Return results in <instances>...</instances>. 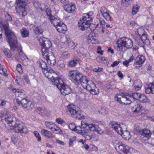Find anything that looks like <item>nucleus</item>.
Here are the masks:
<instances>
[{
	"instance_id": "nucleus-1",
	"label": "nucleus",
	"mask_w": 154,
	"mask_h": 154,
	"mask_svg": "<svg viewBox=\"0 0 154 154\" xmlns=\"http://www.w3.org/2000/svg\"><path fill=\"white\" fill-rule=\"evenodd\" d=\"M69 79L75 85L80 84L84 89L86 90H91V86L95 87V85L91 81L88 80L87 77L77 71H70L69 74Z\"/></svg>"
},
{
	"instance_id": "nucleus-2",
	"label": "nucleus",
	"mask_w": 154,
	"mask_h": 154,
	"mask_svg": "<svg viewBox=\"0 0 154 154\" xmlns=\"http://www.w3.org/2000/svg\"><path fill=\"white\" fill-rule=\"evenodd\" d=\"M39 41L41 46L42 54L44 59L47 60L49 64L54 66L56 63V59L50 48L51 45V42L43 37H40Z\"/></svg>"
},
{
	"instance_id": "nucleus-3",
	"label": "nucleus",
	"mask_w": 154,
	"mask_h": 154,
	"mask_svg": "<svg viewBox=\"0 0 154 154\" xmlns=\"http://www.w3.org/2000/svg\"><path fill=\"white\" fill-rule=\"evenodd\" d=\"M68 126L71 130L82 135L87 133L90 131H95L97 132V134H102L103 133V131L98 126L95 124H88L84 121H82L81 127H77L73 123L69 124Z\"/></svg>"
},
{
	"instance_id": "nucleus-4",
	"label": "nucleus",
	"mask_w": 154,
	"mask_h": 154,
	"mask_svg": "<svg viewBox=\"0 0 154 154\" xmlns=\"http://www.w3.org/2000/svg\"><path fill=\"white\" fill-rule=\"evenodd\" d=\"M5 121L7 124L11 127V129H14L17 133H20L22 134H27L28 132L27 128L23 123L21 122L13 121L11 117H8L5 119Z\"/></svg>"
},
{
	"instance_id": "nucleus-5",
	"label": "nucleus",
	"mask_w": 154,
	"mask_h": 154,
	"mask_svg": "<svg viewBox=\"0 0 154 154\" xmlns=\"http://www.w3.org/2000/svg\"><path fill=\"white\" fill-rule=\"evenodd\" d=\"M117 46L115 47L116 50L120 52H125L128 49L132 48L133 43L130 38L123 37L119 38L116 42Z\"/></svg>"
},
{
	"instance_id": "nucleus-6",
	"label": "nucleus",
	"mask_w": 154,
	"mask_h": 154,
	"mask_svg": "<svg viewBox=\"0 0 154 154\" xmlns=\"http://www.w3.org/2000/svg\"><path fill=\"white\" fill-rule=\"evenodd\" d=\"M4 28L8 42L10 45L11 50L14 52L16 49L18 50L17 40L14 33L9 29L8 27L6 25L4 26Z\"/></svg>"
},
{
	"instance_id": "nucleus-7",
	"label": "nucleus",
	"mask_w": 154,
	"mask_h": 154,
	"mask_svg": "<svg viewBox=\"0 0 154 154\" xmlns=\"http://www.w3.org/2000/svg\"><path fill=\"white\" fill-rule=\"evenodd\" d=\"M93 15L92 11L83 14L82 17L78 22V27L80 30H85L89 27L91 22Z\"/></svg>"
},
{
	"instance_id": "nucleus-8",
	"label": "nucleus",
	"mask_w": 154,
	"mask_h": 154,
	"mask_svg": "<svg viewBox=\"0 0 154 154\" xmlns=\"http://www.w3.org/2000/svg\"><path fill=\"white\" fill-rule=\"evenodd\" d=\"M16 2L17 4L16 7L17 12L20 16L24 17L27 14L26 10L27 3L25 1L22 0H16Z\"/></svg>"
},
{
	"instance_id": "nucleus-9",
	"label": "nucleus",
	"mask_w": 154,
	"mask_h": 154,
	"mask_svg": "<svg viewBox=\"0 0 154 154\" xmlns=\"http://www.w3.org/2000/svg\"><path fill=\"white\" fill-rule=\"evenodd\" d=\"M57 88L60 91L62 94L66 95L69 94L71 91L70 88L64 84L63 80L61 78L59 79L57 83L55 84Z\"/></svg>"
},
{
	"instance_id": "nucleus-10",
	"label": "nucleus",
	"mask_w": 154,
	"mask_h": 154,
	"mask_svg": "<svg viewBox=\"0 0 154 154\" xmlns=\"http://www.w3.org/2000/svg\"><path fill=\"white\" fill-rule=\"evenodd\" d=\"M19 97V99H17V102L19 105H21L24 108H27L31 106L32 104L31 101H28L26 98V96L23 92H20Z\"/></svg>"
},
{
	"instance_id": "nucleus-11",
	"label": "nucleus",
	"mask_w": 154,
	"mask_h": 154,
	"mask_svg": "<svg viewBox=\"0 0 154 154\" xmlns=\"http://www.w3.org/2000/svg\"><path fill=\"white\" fill-rule=\"evenodd\" d=\"M121 97L115 96V99L120 103L129 104L131 102V97L129 94H122L120 95Z\"/></svg>"
},
{
	"instance_id": "nucleus-12",
	"label": "nucleus",
	"mask_w": 154,
	"mask_h": 154,
	"mask_svg": "<svg viewBox=\"0 0 154 154\" xmlns=\"http://www.w3.org/2000/svg\"><path fill=\"white\" fill-rule=\"evenodd\" d=\"M43 72L45 76L50 79L52 82L54 83V85L57 83L59 79H61L59 77H57L55 78L54 76L52 75V73L54 74V71L50 67L49 69H48L46 70L43 71Z\"/></svg>"
},
{
	"instance_id": "nucleus-13",
	"label": "nucleus",
	"mask_w": 154,
	"mask_h": 154,
	"mask_svg": "<svg viewBox=\"0 0 154 154\" xmlns=\"http://www.w3.org/2000/svg\"><path fill=\"white\" fill-rule=\"evenodd\" d=\"M67 109L71 116L75 119H80L79 112L76 110L77 107L73 104H69L67 106Z\"/></svg>"
},
{
	"instance_id": "nucleus-14",
	"label": "nucleus",
	"mask_w": 154,
	"mask_h": 154,
	"mask_svg": "<svg viewBox=\"0 0 154 154\" xmlns=\"http://www.w3.org/2000/svg\"><path fill=\"white\" fill-rule=\"evenodd\" d=\"M124 140H128L130 143H139L140 141L137 135H121Z\"/></svg>"
},
{
	"instance_id": "nucleus-15",
	"label": "nucleus",
	"mask_w": 154,
	"mask_h": 154,
	"mask_svg": "<svg viewBox=\"0 0 154 154\" xmlns=\"http://www.w3.org/2000/svg\"><path fill=\"white\" fill-rule=\"evenodd\" d=\"M109 125L111 127L113 128L118 134L122 135L123 134L122 127L120 124H118L115 122H112Z\"/></svg>"
},
{
	"instance_id": "nucleus-16",
	"label": "nucleus",
	"mask_w": 154,
	"mask_h": 154,
	"mask_svg": "<svg viewBox=\"0 0 154 154\" xmlns=\"http://www.w3.org/2000/svg\"><path fill=\"white\" fill-rule=\"evenodd\" d=\"M63 8L64 10L68 13L73 12L75 9V5L72 3L65 5Z\"/></svg>"
},
{
	"instance_id": "nucleus-17",
	"label": "nucleus",
	"mask_w": 154,
	"mask_h": 154,
	"mask_svg": "<svg viewBox=\"0 0 154 154\" xmlns=\"http://www.w3.org/2000/svg\"><path fill=\"white\" fill-rule=\"evenodd\" d=\"M18 50L17 49V51H18V57L20 58L21 60L23 61L24 60L28 61V59L27 58L26 56L23 53V51L22 50V47H20L19 48V49L17 48Z\"/></svg>"
},
{
	"instance_id": "nucleus-18",
	"label": "nucleus",
	"mask_w": 154,
	"mask_h": 154,
	"mask_svg": "<svg viewBox=\"0 0 154 154\" xmlns=\"http://www.w3.org/2000/svg\"><path fill=\"white\" fill-rule=\"evenodd\" d=\"M55 28L60 33H64L67 30L66 26L65 24L61 23L56 26Z\"/></svg>"
},
{
	"instance_id": "nucleus-19",
	"label": "nucleus",
	"mask_w": 154,
	"mask_h": 154,
	"mask_svg": "<svg viewBox=\"0 0 154 154\" xmlns=\"http://www.w3.org/2000/svg\"><path fill=\"white\" fill-rule=\"evenodd\" d=\"M126 145L124 144L122 142L120 141H117V143L115 146V148L116 151L119 153L120 152H121V150L124 147H125Z\"/></svg>"
},
{
	"instance_id": "nucleus-20",
	"label": "nucleus",
	"mask_w": 154,
	"mask_h": 154,
	"mask_svg": "<svg viewBox=\"0 0 154 154\" xmlns=\"http://www.w3.org/2000/svg\"><path fill=\"white\" fill-rule=\"evenodd\" d=\"M49 19L51 23L53 24L55 28L56 26H57L61 23V22L59 19L55 18L54 16H52Z\"/></svg>"
},
{
	"instance_id": "nucleus-21",
	"label": "nucleus",
	"mask_w": 154,
	"mask_h": 154,
	"mask_svg": "<svg viewBox=\"0 0 154 154\" xmlns=\"http://www.w3.org/2000/svg\"><path fill=\"white\" fill-rule=\"evenodd\" d=\"M137 31L138 34L140 36L141 41L143 42L146 39H147V36L144 33V31L143 29L140 28Z\"/></svg>"
},
{
	"instance_id": "nucleus-22",
	"label": "nucleus",
	"mask_w": 154,
	"mask_h": 154,
	"mask_svg": "<svg viewBox=\"0 0 154 154\" xmlns=\"http://www.w3.org/2000/svg\"><path fill=\"white\" fill-rule=\"evenodd\" d=\"M38 63L39 66L41 67L42 69V71H45L49 69L46 63L43 60H39L38 62Z\"/></svg>"
},
{
	"instance_id": "nucleus-23",
	"label": "nucleus",
	"mask_w": 154,
	"mask_h": 154,
	"mask_svg": "<svg viewBox=\"0 0 154 154\" xmlns=\"http://www.w3.org/2000/svg\"><path fill=\"white\" fill-rule=\"evenodd\" d=\"M132 148H130L128 146L126 145L125 147H124L119 153L120 154H134L131 153L130 151Z\"/></svg>"
},
{
	"instance_id": "nucleus-24",
	"label": "nucleus",
	"mask_w": 154,
	"mask_h": 154,
	"mask_svg": "<svg viewBox=\"0 0 154 154\" xmlns=\"http://www.w3.org/2000/svg\"><path fill=\"white\" fill-rule=\"evenodd\" d=\"M145 58L143 56H140L136 58V62L134 65L135 66L136 64H142L145 61Z\"/></svg>"
},
{
	"instance_id": "nucleus-25",
	"label": "nucleus",
	"mask_w": 154,
	"mask_h": 154,
	"mask_svg": "<svg viewBox=\"0 0 154 154\" xmlns=\"http://www.w3.org/2000/svg\"><path fill=\"white\" fill-rule=\"evenodd\" d=\"M51 130L53 131L55 134H62L63 133L61 129L57 125L54 124Z\"/></svg>"
},
{
	"instance_id": "nucleus-26",
	"label": "nucleus",
	"mask_w": 154,
	"mask_h": 154,
	"mask_svg": "<svg viewBox=\"0 0 154 154\" xmlns=\"http://www.w3.org/2000/svg\"><path fill=\"white\" fill-rule=\"evenodd\" d=\"M88 42L92 44H95L98 43V40L95 37L93 36L92 34H90L88 37Z\"/></svg>"
},
{
	"instance_id": "nucleus-27",
	"label": "nucleus",
	"mask_w": 154,
	"mask_h": 154,
	"mask_svg": "<svg viewBox=\"0 0 154 154\" xmlns=\"http://www.w3.org/2000/svg\"><path fill=\"white\" fill-rule=\"evenodd\" d=\"M140 94V93L137 92L132 93L130 94H129L130 95V97H131V102L135 99L138 100Z\"/></svg>"
},
{
	"instance_id": "nucleus-28",
	"label": "nucleus",
	"mask_w": 154,
	"mask_h": 154,
	"mask_svg": "<svg viewBox=\"0 0 154 154\" xmlns=\"http://www.w3.org/2000/svg\"><path fill=\"white\" fill-rule=\"evenodd\" d=\"M135 110L134 111V112H143L142 111L144 109V108L141 105L137 104L135 105L134 108Z\"/></svg>"
},
{
	"instance_id": "nucleus-29",
	"label": "nucleus",
	"mask_w": 154,
	"mask_h": 154,
	"mask_svg": "<svg viewBox=\"0 0 154 154\" xmlns=\"http://www.w3.org/2000/svg\"><path fill=\"white\" fill-rule=\"evenodd\" d=\"M34 31L35 34H42L43 32V30L40 27L36 26H34Z\"/></svg>"
},
{
	"instance_id": "nucleus-30",
	"label": "nucleus",
	"mask_w": 154,
	"mask_h": 154,
	"mask_svg": "<svg viewBox=\"0 0 154 154\" xmlns=\"http://www.w3.org/2000/svg\"><path fill=\"white\" fill-rule=\"evenodd\" d=\"M21 34L23 37H26L29 35V32L26 28H23L21 31Z\"/></svg>"
},
{
	"instance_id": "nucleus-31",
	"label": "nucleus",
	"mask_w": 154,
	"mask_h": 154,
	"mask_svg": "<svg viewBox=\"0 0 154 154\" xmlns=\"http://www.w3.org/2000/svg\"><path fill=\"white\" fill-rule=\"evenodd\" d=\"M66 42L68 44V47L71 49H74L76 46L75 44L73 42L70 41L69 42V40L66 41Z\"/></svg>"
},
{
	"instance_id": "nucleus-32",
	"label": "nucleus",
	"mask_w": 154,
	"mask_h": 154,
	"mask_svg": "<svg viewBox=\"0 0 154 154\" xmlns=\"http://www.w3.org/2000/svg\"><path fill=\"white\" fill-rule=\"evenodd\" d=\"M140 82V81H136L134 82V85L135 89L139 90L141 88V85Z\"/></svg>"
},
{
	"instance_id": "nucleus-33",
	"label": "nucleus",
	"mask_w": 154,
	"mask_h": 154,
	"mask_svg": "<svg viewBox=\"0 0 154 154\" xmlns=\"http://www.w3.org/2000/svg\"><path fill=\"white\" fill-rule=\"evenodd\" d=\"M147 98L146 96L143 94H140L138 100L143 103H145L147 101Z\"/></svg>"
},
{
	"instance_id": "nucleus-34",
	"label": "nucleus",
	"mask_w": 154,
	"mask_h": 154,
	"mask_svg": "<svg viewBox=\"0 0 154 154\" xmlns=\"http://www.w3.org/2000/svg\"><path fill=\"white\" fill-rule=\"evenodd\" d=\"M3 51L5 54L8 58H10L11 57V52L8 49H4Z\"/></svg>"
},
{
	"instance_id": "nucleus-35",
	"label": "nucleus",
	"mask_w": 154,
	"mask_h": 154,
	"mask_svg": "<svg viewBox=\"0 0 154 154\" xmlns=\"http://www.w3.org/2000/svg\"><path fill=\"white\" fill-rule=\"evenodd\" d=\"M77 63L76 60H71L68 62V66L70 67H74L77 64Z\"/></svg>"
},
{
	"instance_id": "nucleus-36",
	"label": "nucleus",
	"mask_w": 154,
	"mask_h": 154,
	"mask_svg": "<svg viewBox=\"0 0 154 154\" xmlns=\"http://www.w3.org/2000/svg\"><path fill=\"white\" fill-rule=\"evenodd\" d=\"M141 132V135H149L151 134L150 131L147 129L142 130Z\"/></svg>"
},
{
	"instance_id": "nucleus-37",
	"label": "nucleus",
	"mask_w": 154,
	"mask_h": 154,
	"mask_svg": "<svg viewBox=\"0 0 154 154\" xmlns=\"http://www.w3.org/2000/svg\"><path fill=\"white\" fill-rule=\"evenodd\" d=\"M140 8L139 6L137 5H135L134 6L132 12V14L133 15L135 14L138 12Z\"/></svg>"
},
{
	"instance_id": "nucleus-38",
	"label": "nucleus",
	"mask_w": 154,
	"mask_h": 154,
	"mask_svg": "<svg viewBox=\"0 0 154 154\" xmlns=\"http://www.w3.org/2000/svg\"><path fill=\"white\" fill-rule=\"evenodd\" d=\"M151 135H141V140L142 141L144 142L145 141H147L149 139Z\"/></svg>"
},
{
	"instance_id": "nucleus-39",
	"label": "nucleus",
	"mask_w": 154,
	"mask_h": 154,
	"mask_svg": "<svg viewBox=\"0 0 154 154\" xmlns=\"http://www.w3.org/2000/svg\"><path fill=\"white\" fill-rule=\"evenodd\" d=\"M54 124L51 122H45V125L47 127L51 130L52 129Z\"/></svg>"
},
{
	"instance_id": "nucleus-40",
	"label": "nucleus",
	"mask_w": 154,
	"mask_h": 154,
	"mask_svg": "<svg viewBox=\"0 0 154 154\" xmlns=\"http://www.w3.org/2000/svg\"><path fill=\"white\" fill-rule=\"evenodd\" d=\"M45 12H46L47 15L48 17V18L49 19L52 16H53V15H51V11L50 9L48 8L46 9Z\"/></svg>"
},
{
	"instance_id": "nucleus-41",
	"label": "nucleus",
	"mask_w": 154,
	"mask_h": 154,
	"mask_svg": "<svg viewBox=\"0 0 154 154\" xmlns=\"http://www.w3.org/2000/svg\"><path fill=\"white\" fill-rule=\"evenodd\" d=\"M102 15L103 17L106 20H110L111 19V17L108 11L102 14Z\"/></svg>"
},
{
	"instance_id": "nucleus-42",
	"label": "nucleus",
	"mask_w": 154,
	"mask_h": 154,
	"mask_svg": "<svg viewBox=\"0 0 154 154\" xmlns=\"http://www.w3.org/2000/svg\"><path fill=\"white\" fill-rule=\"evenodd\" d=\"M41 133L42 135H50L51 134L50 131L44 129L41 130Z\"/></svg>"
},
{
	"instance_id": "nucleus-43",
	"label": "nucleus",
	"mask_w": 154,
	"mask_h": 154,
	"mask_svg": "<svg viewBox=\"0 0 154 154\" xmlns=\"http://www.w3.org/2000/svg\"><path fill=\"white\" fill-rule=\"evenodd\" d=\"M11 139L12 142L14 144L17 141L18 139V137L17 135H13L11 137Z\"/></svg>"
},
{
	"instance_id": "nucleus-44",
	"label": "nucleus",
	"mask_w": 154,
	"mask_h": 154,
	"mask_svg": "<svg viewBox=\"0 0 154 154\" xmlns=\"http://www.w3.org/2000/svg\"><path fill=\"white\" fill-rule=\"evenodd\" d=\"M92 87H94L91 86V88ZM97 89V90H95V89H93L91 88V90H93V91H91V90H87L88 91H90L91 93L92 94H93L95 95V94H98V93H99V91H98V89Z\"/></svg>"
},
{
	"instance_id": "nucleus-45",
	"label": "nucleus",
	"mask_w": 154,
	"mask_h": 154,
	"mask_svg": "<svg viewBox=\"0 0 154 154\" xmlns=\"http://www.w3.org/2000/svg\"><path fill=\"white\" fill-rule=\"evenodd\" d=\"M6 70L5 69L2 67L0 69V74H2L5 76H7L8 74L5 73Z\"/></svg>"
},
{
	"instance_id": "nucleus-46",
	"label": "nucleus",
	"mask_w": 154,
	"mask_h": 154,
	"mask_svg": "<svg viewBox=\"0 0 154 154\" xmlns=\"http://www.w3.org/2000/svg\"><path fill=\"white\" fill-rule=\"evenodd\" d=\"M145 92L146 93L148 94H149L150 93H152V91L149 85L147 88H146Z\"/></svg>"
},
{
	"instance_id": "nucleus-47",
	"label": "nucleus",
	"mask_w": 154,
	"mask_h": 154,
	"mask_svg": "<svg viewBox=\"0 0 154 154\" xmlns=\"http://www.w3.org/2000/svg\"><path fill=\"white\" fill-rule=\"evenodd\" d=\"M56 122L58 124H61L64 122V121L61 118H59L56 119Z\"/></svg>"
},
{
	"instance_id": "nucleus-48",
	"label": "nucleus",
	"mask_w": 154,
	"mask_h": 154,
	"mask_svg": "<svg viewBox=\"0 0 154 154\" xmlns=\"http://www.w3.org/2000/svg\"><path fill=\"white\" fill-rule=\"evenodd\" d=\"M108 11L107 9L106 8V7H101L100 9V12L101 14H102Z\"/></svg>"
},
{
	"instance_id": "nucleus-49",
	"label": "nucleus",
	"mask_w": 154,
	"mask_h": 154,
	"mask_svg": "<svg viewBox=\"0 0 154 154\" xmlns=\"http://www.w3.org/2000/svg\"><path fill=\"white\" fill-rule=\"evenodd\" d=\"M97 59H98L99 60H100L101 62H104V61H107V60L106 58L104 57H99L97 58Z\"/></svg>"
},
{
	"instance_id": "nucleus-50",
	"label": "nucleus",
	"mask_w": 154,
	"mask_h": 154,
	"mask_svg": "<svg viewBox=\"0 0 154 154\" xmlns=\"http://www.w3.org/2000/svg\"><path fill=\"white\" fill-rule=\"evenodd\" d=\"M76 138V136H74L73 137L72 139L70 138L69 139V145L71 146L73 142L75 140Z\"/></svg>"
},
{
	"instance_id": "nucleus-51",
	"label": "nucleus",
	"mask_w": 154,
	"mask_h": 154,
	"mask_svg": "<svg viewBox=\"0 0 154 154\" xmlns=\"http://www.w3.org/2000/svg\"><path fill=\"white\" fill-rule=\"evenodd\" d=\"M5 17L7 21H11L12 20V18L11 16L9 14H7L5 15Z\"/></svg>"
},
{
	"instance_id": "nucleus-52",
	"label": "nucleus",
	"mask_w": 154,
	"mask_h": 154,
	"mask_svg": "<svg viewBox=\"0 0 154 154\" xmlns=\"http://www.w3.org/2000/svg\"><path fill=\"white\" fill-rule=\"evenodd\" d=\"M135 129V130L134 131L138 132V134L140 135L141 134L142 130L140 129L139 127H136Z\"/></svg>"
},
{
	"instance_id": "nucleus-53",
	"label": "nucleus",
	"mask_w": 154,
	"mask_h": 154,
	"mask_svg": "<svg viewBox=\"0 0 154 154\" xmlns=\"http://www.w3.org/2000/svg\"><path fill=\"white\" fill-rule=\"evenodd\" d=\"M21 66V65L20 64H18L17 65L16 69L18 72H20L22 70Z\"/></svg>"
},
{
	"instance_id": "nucleus-54",
	"label": "nucleus",
	"mask_w": 154,
	"mask_h": 154,
	"mask_svg": "<svg viewBox=\"0 0 154 154\" xmlns=\"http://www.w3.org/2000/svg\"><path fill=\"white\" fill-rule=\"evenodd\" d=\"M152 91V94H154V83L149 85Z\"/></svg>"
},
{
	"instance_id": "nucleus-55",
	"label": "nucleus",
	"mask_w": 154,
	"mask_h": 154,
	"mask_svg": "<svg viewBox=\"0 0 154 154\" xmlns=\"http://www.w3.org/2000/svg\"><path fill=\"white\" fill-rule=\"evenodd\" d=\"M99 22L100 23V25L102 26L105 25L106 23L105 20L103 19L102 18H100L99 19Z\"/></svg>"
},
{
	"instance_id": "nucleus-56",
	"label": "nucleus",
	"mask_w": 154,
	"mask_h": 154,
	"mask_svg": "<svg viewBox=\"0 0 154 154\" xmlns=\"http://www.w3.org/2000/svg\"><path fill=\"white\" fill-rule=\"evenodd\" d=\"M3 115L2 114L0 113V120L2 121V122H3L4 123H7L5 121V119L6 118H4V119L2 118L3 117Z\"/></svg>"
},
{
	"instance_id": "nucleus-57",
	"label": "nucleus",
	"mask_w": 154,
	"mask_h": 154,
	"mask_svg": "<svg viewBox=\"0 0 154 154\" xmlns=\"http://www.w3.org/2000/svg\"><path fill=\"white\" fill-rule=\"evenodd\" d=\"M143 42L147 45H149L150 44V41L148 39H146Z\"/></svg>"
},
{
	"instance_id": "nucleus-58",
	"label": "nucleus",
	"mask_w": 154,
	"mask_h": 154,
	"mask_svg": "<svg viewBox=\"0 0 154 154\" xmlns=\"http://www.w3.org/2000/svg\"><path fill=\"white\" fill-rule=\"evenodd\" d=\"M119 61H114L112 64L111 65V66L113 67L115 66H117L119 63Z\"/></svg>"
},
{
	"instance_id": "nucleus-59",
	"label": "nucleus",
	"mask_w": 154,
	"mask_h": 154,
	"mask_svg": "<svg viewBox=\"0 0 154 154\" xmlns=\"http://www.w3.org/2000/svg\"><path fill=\"white\" fill-rule=\"evenodd\" d=\"M12 91L13 92H18V93H19V96L20 95V92H20V90L19 89H18L17 90H16V89L13 88H12Z\"/></svg>"
},
{
	"instance_id": "nucleus-60",
	"label": "nucleus",
	"mask_w": 154,
	"mask_h": 154,
	"mask_svg": "<svg viewBox=\"0 0 154 154\" xmlns=\"http://www.w3.org/2000/svg\"><path fill=\"white\" fill-rule=\"evenodd\" d=\"M58 66L60 68L63 69L64 68L65 66V64H64V62H62L59 63L58 64Z\"/></svg>"
},
{
	"instance_id": "nucleus-61",
	"label": "nucleus",
	"mask_w": 154,
	"mask_h": 154,
	"mask_svg": "<svg viewBox=\"0 0 154 154\" xmlns=\"http://www.w3.org/2000/svg\"><path fill=\"white\" fill-rule=\"evenodd\" d=\"M62 55L64 56H69V53L68 51H65L62 54Z\"/></svg>"
},
{
	"instance_id": "nucleus-62",
	"label": "nucleus",
	"mask_w": 154,
	"mask_h": 154,
	"mask_svg": "<svg viewBox=\"0 0 154 154\" xmlns=\"http://www.w3.org/2000/svg\"><path fill=\"white\" fill-rule=\"evenodd\" d=\"M117 75L121 79H122L124 76L123 75L120 71L118 72Z\"/></svg>"
},
{
	"instance_id": "nucleus-63",
	"label": "nucleus",
	"mask_w": 154,
	"mask_h": 154,
	"mask_svg": "<svg viewBox=\"0 0 154 154\" xmlns=\"http://www.w3.org/2000/svg\"><path fill=\"white\" fill-rule=\"evenodd\" d=\"M56 142L57 143L63 145H65V143L59 140H57Z\"/></svg>"
},
{
	"instance_id": "nucleus-64",
	"label": "nucleus",
	"mask_w": 154,
	"mask_h": 154,
	"mask_svg": "<svg viewBox=\"0 0 154 154\" xmlns=\"http://www.w3.org/2000/svg\"><path fill=\"white\" fill-rule=\"evenodd\" d=\"M129 62L128 61L125 60L123 62V65H125L126 66H128V63Z\"/></svg>"
}]
</instances>
